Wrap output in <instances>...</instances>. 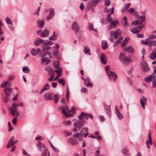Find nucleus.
<instances>
[{
    "label": "nucleus",
    "instance_id": "nucleus-3",
    "mask_svg": "<svg viewBox=\"0 0 156 156\" xmlns=\"http://www.w3.org/2000/svg\"><path fill=\"white\" fill-rule=\"evenodd\" d=\"M119 58L120 60L126 65H128L129 63L131 61V59L125 55L124 54L121 53L119 55Z\"/></svg>",
    "mask_w": 156,
    "mask_h": 156
},
{
    "label": "nucleus",
    "instance_id": "nucleus-2",
    "mask_svg": "<svg viewBox=\"0 0 156 156\" xmlns=\"http://www.w3.org/2000/svg\"><path fill=\"white\" fill-rule=\"evenodd\" d=\"M85 123L84 120H78L76 121L74 124V126L75 128L80 129L81 127H83Z\"/></svg>",
    "mask_w": 156,
    "mask_h": 156
},
{
    "label": "nucleus",
    "instance_id": "nucleus-22",
    "mask_svg": "<svg viewBox=\"0 0 156 156\" xmlns=\"http://www.w3.org/2000/svg\"><path fill=\"white\" fill-rule=\"evenodd\" d=\"M68 142L73 145H76L77 144V141L72 138H69L68 140Z\"/></svg>",
    "mask_w": 156,
    "mask_h": 156
},
{
    "label": "nucleus",
    "instance_id": "nucleus-17",
    "mask_svg": "<svg viewBox=\"0 0 156 156\" xmlns=\"http://www.w3.org/2000/svg\"><path fill=\"white\" fill-rule=\"evenodd\" d=\"M50 87V85L48 83L45 84L44 87L41 89L39 93L41 94L45 91L48 90Z\"/></svg>",
    "mask_w": 156,
    "mask_h": 156
},
{
    "label": "nucleus",
    "instance_id": "nucleus-10",
    "mask_svg": "<svg viewBox=\"0 0 156 156\" xmlns=\"http://www.w3.org/2000/svg\"><path fill=\"white\" fill-rule=\"evenodd\" d=\"M72 28L76 32L79 31L80 29L79 26L76 22L74 21L72 23Z\"/></svg>",
    "mask_w": 156,
    "mask_h": 156
},
{
    "label": "nucleus",
    "instance_id": "nucleus-27",
    "mask_svg": "<svg viewBox=\"0 0 156 156\" xmlns=\"http://www.w3.org/2000/svg\"><path fill=\"white\" fill-rule=\"evenodd\" d=\"M49 35V31L45 29L41 35L42 37H47Z\"/></svg>",
    "mask_w": 156,
    "mask_h": 156
},
{
    "label": "nucleus",
    "instance_id": "nucleus-15",
    "mask_svg": "<svg viewBox=\"0 0 156 156\" xmlns=\"http://www.w3.org/2000/svg\"><path fill=\"white\" fill-rule=\"evenodd\" d=\"M42 43L44 44V41L39 38H37L34 42V45L36 47L39 46L40 44Z\"/></svg>",
    "mask_w": 156,
    "mask_h": 156
},
{
    "label": "nucleus",
    "instance_id": "nucleus-8",
    "mask_svg": "<svg viewBox=\"0 0 156 156\" xmlns=\"http://www.w3.org/2000/svg\"><path fill=\"white\" fill-rule=\"evenodd\" d=\"M144 27V25L142 24L141 26L132 29L131 31L133 34H136L140 32Z\"/></svg>",
    "mask_w": 156,
    "mask_h": 156
},
{
    "label": "nucleus",
    "instance_id": "nucleus-14",
    "mask_svg": "<svg viewBox=\"0 0 156 156\" xmlns=\"http://www.w3.org/2000/svg\"><path fill=\"white\" fill-rule=\"evenodd\" d=\"M88 128L87 127H85L83 129L80 131V135L81 136H82L83 133L84 132V130L85 132H86V133L84 134V137H86L87 136L89 135V133L88 132Z\"/></svg>",
    "mask_w": 156,
    "mask_h": 156
},
{
    "label": "nucleus",
    "instance_id": "nucleus-46",
    "mask_svg": "<svg viewBox=\"0 0 156 156\" xmlns=\"http://www.w3.org/2000/svg\"><path fill=\"white\" fill-rule=\"evenodd\" d=\"M146 41H147V42L146 43H147V45L148 44V46H151V43H152V41H151L150 40V39H148V38H146Z\"/></svg>",
    "mask_w": 156,
    "mask_h": 156
},
{
    "label": "nucleus",
    "instance_id": "nucleus-58",
    "mask_svg": "<svg viewBox=\"0 0 156 156\" xmlns=\"http://www.w3.org/2000/svg\"><path fill=\"white\" fill-rule=\"evenodd\" d=\"M127 43L125 41H123L121 43V46L123 47H125L126 46Z\"/></svg>",
    "mask_w": 156,
    "mask_h": 156
},
{
    "label": "nucleus",
    "instance_id": "nucleus-45",
    "mask_svg": "<svg viewBox=\"0 0 156 156\" xmlns=\"http://www.w3.org/2000/svg\"><path fill=\"white\" fill-rule=\"evenodd\" d=\"M63 123L64 125L69 126L71 125V122L70 121H66L63 122Z\"/></svg>",
    "mask_w": 156,
    "mask_h": 156
},
{
    "label": "nucleus",
    "instance_id": "nucleus-60",
    "mask_svg": "<svg viewBox=\"0 0 156 156\" xmlns=\"http://www.w3.org/2000/svg\"><path fill=\"white\" fill-rule=\"evenodd\" d=\"M44 44H48L49 45H51L52 44V43L51 41H49L48 42H45V41H44Z\"/></svg>",
    "mask_w": 156,
    "mask_h": 156
},
{
    "label": "nucleus",
    "instance_id": "nucleus-21",
    "mask_svg": "<svg viewBox=\"0 0 156 156\" xmlns=\"http://www.w3.org/2000/svg\"><path fill=\"white\" fill-rule=\"evenodd\" d=\"M155 77V76L154 74H153L146 77L144 79V80L147 82H149L151 81L152 78Z\"/></svg>",
    "mask_w": 156,
    "mask_h": 156
},
{
    "label": "nucleus",
    "instance_id": "nucleus-48",
    "mask_svg": "<svg viewBox=\"0 0 156 156\" xmlns=\"http://www.w3.org/2000/svg\"><path fill=\"white\" fill-rule=\"evenodd\" d=\"M85 83L86 84V86L90 87H92L93 85V83L90 82H87V83L86 82H85Z\"/></svg>",
    "mask_w": 156,
    "mask_h": 156
},
{
    "label": "nucleus",
    "instance_id": "nucleus-19",
    "mask_svg": "<svg viewBox=\"0 0 156 156\" xmlns=\"http://www.w3.org/2000/svg\"><path fill=\"white\" fill-rule=\"evenodd\" d=\"M37 23L39 25L38 27L40 28H43L44 27V20H38L37 21Z\"/></svg>",
    "mask_w": 156,
    "mask_h": 156
},
{
    "label": "nucleus",
    "instance_id": "nucleus-26",
    "mask_svg": "<svg viewBox=\"0 0 156 156\" xmlns=\"http://www.w3.org/2000/svg\"><path fill=\"white\" fill-rule=\"evenodd\" d=\"M102 48L104 49H106L108 47V45L107 42L105 41H102Z\"/></svg>",
    "mask_w": 156,
    "mask_h": 156
},
{
    "label": "nucleus",
    "instance_id": "nucleus-33",
    "mask_svg": "<svg viewBox=\"0 0 156 156\" xmlns=\"http://www.w3.org/2000/svg\"><path fill=\"white\" fill-rule=\"evenodd\" d=\"M90 50V49L87 46L84 47V49L83 50V51L85 54H88L89 55H90V53H88Z\"/></svg>",
    "mask_w": 156,
    "mask_h": 156
},
{
    "label": "nucleus",
    "instance_id": "nucleus-29",
    "mask_svg": "<svg viewBox=\"0 0 156 156\" xmlns=\"http://www.w3.org/2000/svg\"><path fill=\"white\" fill-rule=\"evenodd\" d=\"M51 48V47L50 46H47L43 48V49L42 50V53H47V51L49 50Z\"/></svg>",
    "mask_w": 156,
    "mask_h": 156
},
{
    "label": "nucleus",
    "instance_id": "nucleus-57",
    "mask_svg": "<svg viewBox=\"0 0 156 156\" xmlns=\"http://www.w3.org/2000/svg\"><path fill=\"white\" fill-rule=\"evenodd\" d=\"M81 91L84 93H87L88 91L85 88H83L81 89Z\"/></svg>",
    "mask_w": 156,
    "mask_h": 156
},
{
    "label": "nucleus",
    "instance_id": "nucleus-53",
    "mask_svg": "<svg viewBox=\"0 0 156 156\" xmlns=\"http://www.w3.org/2000/svg\"><path fill=\"white\" fill-rule=\"evenodd\" d=\"M8 81H6L2 83L1 86V87H5L7 86Z\"/></svg>",
    "mask_w": 156,
    "mask_h": 156
},
{
    "label": "nucleus",
    "instance_id": "nucleus-38",
    "mask_svg": "<svg viewBox=\"0 0 156 156\" xmlns=\"http://www.w3.org/2000/svg\"><path fill=\"white\" fill-rule=\"evenodd\" d=\"M53 64L54 67L56 69L58 68L59 66V63L57 61H54L53 62Z\"/></svg>",
    "mask_w": 156,
    "mask_h": 156
},
{
    "label": "nucleus",
    "instance_id": "nucleus-30",
    "mask_svg": "<svg viewBox=\"0 0 156 156\" xmlns=\"http://www.w3.org/2000/svg\"><path fill=\"white\" fill-rule=\"evenodd\" d=\"M104 107L106 110L107 112L109 114V115H110L111 113V111L110 106L106 104H105L104 105Z\"/></svg>",
    "mask_w": 156,
    "mask_h": 156
},
{
    "label": "nucleus",
    "instance_id": "nucleus-12",
    "mask_svg": "<svg viewBox=\"0 0 156 156\" xmlns=\"http://www.w3.org/2000/svg\"><path fill=\"white\" fill-rule=\"evenodd\" d=\"M54 9L53 8L49 10V15L47 16V20H49L51 19L54 15Z\"/></svg>",
    "mask_w": 156,
    "mask_h": 156
},
{
    "label": "nucleus",
    "instance_id": "nucleus-47",
    "mask_svg": "<svg viewBox=\"0 0 156 156\" xmlns=\"http://www.w3.org/2000/svg\"><path fill=\"white\" fill-rule=\"evenodd\" d=\"M148 141L149 142V144H150L152 143V140H151V133H150V130L149 131V133L148 134Z\"/></svg>",
    "mask_w": 156,
    "mask_h": 156
},
{
    "label": "nucleus",
    "instance_id": "nucleus-37",
    "mask_svg": "<svg viewBox=\"0 0 156 156\" xmlns=\"http://www.w3.org/2000/svg\"><path fill=\"white\" fill-rule=\"evenodd\" d=\"M145 17L144 16H140L138 20H139L140 22V24H141L143 22H144L145 20Z\"/></svg>",
    "mask_w": 156,
    "mask_h": 156
},
{
    "label": "nucleus",
    "instance_id": "nucleus-31",
    "mask_svg": "<svg viewBox=\"0 0 156 156\" xmlns=\"http://www.w3.org/2000/svg\"><path fill=\"white\" fill-rule=\"evenodd\" d=\"M54 102L55 103H57L59 101L60 97L59 95L57 94H55L54 96Z\"/></svg>",
    "mask_w": 156,
    "mask_h": 156
},
{
    "label": "nucleus",
    "instance_id": "nucleus-50",
    "mask_svg": "<svg viewBox=\"0 0 156 156\" xmlns=\"http://www.w3.org/2000/svg\"><path fill=\"white\" fill-rule=\"evenodd\" d=\"M37 147L39 150H41L42 148L41 142L39 143L37 145Z\"/></svg>",
    "mask_w": 156,
    "mask_h": 156
},
{
    "label": "nucleus",
    "instance_id": "nucleus-55",
    "mask_svg": "<svg viewBox=\"0 0 156 156\" xmlns=\"http://www.w3.org/2000/svg\"><path fill=\"white\" fill-rule=\"evenodd\" d=\"M16 117H15L12 120V123L14 125L16 124Z\"/></svg>",
    "mask_w": 156,
    "mask_h": 156
},
{
    "label": "nucleus",
    "instance_id": "nucleus-63",
    "mask_svg": "<svg viewBox=\"0 0 156 156\" xmlns=\"http://www.w3.org/2000/svg\"><path fill=\"white\" fill-rule=\"evenodd\" d=\"M66 108L67 109L68 112H69V113L70 112H72L74 110L75 107H72L70 110L69 109L67 108Z\"/></svg>",
    "mask_w": 156,
    "mask_h": 156
},
{
    "label": "nucleus",
    "instance_id": "nucleus-59",
    "mask_svg": "<svg viewBox=\"0 0 156 156\" xmlns=\"http://www.w3.org/2000/svg\"><path fill=\"white\" fill-rule=\"evenodd\" d=\"M22 153L23 155H27L28 156H30V155L27 154L26 151L24 149H23L22 150Z\"/></svg>",
    "mask_w": 156,
    "mask_h": 156
},
{
    "label": "nucleus",
    "instance_id": "nucleus-5",
    "mask_svg": "<svg viewBox=\"0 0 156 156\" xmlns=\"http://www.w3.org/2000/svg\"><path fill=\"white\" fill-rule=\"evenodd\" d=\"M141 67L142 70L144 72H147L149 71L150 68L149 66L146 62L144 61L141 63Z\"/></svg>",
    "mask_w": 156,
    "mask_h": 156
},
{
    "label": "nucleus",
    "instance_id": "nucleus-11",
    "mask_svg": "<svg viewBox=\"0 0 156 156\" xmlns=\"http://www.w3.org/2000/svg\"><path fill=\"white\" fill-rule=\"evenodd\" d=\"M123 51L125 52L130 53L131 54H133L135 52L133 48L131 46H128L127 47L124 48Z\"/></svg>",
    "mask_w": 156,
    "mask_h": 156
},
{
    "label": "nucleus",
    "instance_id": "nucleus-54",
    "mask_svg": "<svg viewBox=\"0 0 156 156\" xmlns=\"http://www.w3.org/2000/svg\"><path fill=\"white\" fill-rule=\"evenodd\" d=\"M132 24L134 26L137 25L138 24H140V22L139 20H136L134 22H133Z\"/></svg>",
    "mask_w": 156,
    "mask_h": 156
},
{
    "label": "nucleus",
    "instance_id": "nucleus-32",
    "mask_svg": "<svg viewBox=\"0 0 156 156\" xmlns=\"http://www.w3.org/2000/svg\"><path fill=\"white\" fill-rule=\"evenodd\" d=\"M149 57L151 60L154 59L155 58H156V53L155 52H152L150 54Z\"/></svg>",
    "mask_w": 156,
    "mask_h": 156
},
{
    "label": "nucleus",
    "instance_id": "nucleus-36",
    "mask_svg": "<svg viewBox=\"0 0 156 156\" xmlns=\"http://www.w3.org/2000/svg\"><path fill=\"white\" fill-rule=\"evenodd\" d=\"M23 71L25 73H28L30 72V70L28 67L25 66L23 67Z\"/></svg>",
    "mask_w": 156,
    "mask_h": 156
},
{
    "label": "nucleus",
    "instance_id": "nucleus-52",
    "mask_svg": "<svg viewBox=\"0 0 156 156\" xmlns=\"http://www.w3.org/2000/svg\"><path fill=\"white\" fill-rule=\"evenodd\" d=\"M154 34H156L155 35H150L149 37V38L151 39H153L155 38L156 37V31L154 32Z\"/></svg>",
    "mask_w": 156,
    "mask_h": 156
},
{
    "label": "nucleus",
    "instance_id": "nucleus-1",
    "mask_svg": "<svg viewBox=\"0 0 156 156\" xmlns=\"http://www.w3.org/2000/svg\"><path fill=\"white\" fill-rule=\"evenodd\" d=\"M51 53L50 52H48L47 53H45L41 55L42 57L41 61L45 62L46 64L47 65L49 63L51 60L49 59L51 57Z\"/></svg>",
    "mask_w": 156,
    "mask_h": 156
},
{
    "label": "nucleus",
    "instance_id": "nucleus-34",
    "mask_svg": "<svg viewBox=\"0 0 156 156\" xmlns=\"http://www.w3.org/2000/svg\"><path fill=\"white\" fill-rule=\"evenodd\" d=\"M85 117L87 120L89 118L90 119H92L93 118V116L91 114H87L86 113H85Z\"/></svg>",
    "mask_w": 156,
    "mask_h": 156
},
{
    "label": "nucleus",
    "instance_id": "nucleus-25",
    "mask_svg": "<svg viewBox=\"0 0 156 156\" xmlns=\"http://www.w3.org/2000/svg\"><path fill=\"white\" fill-rule=\"evenodd\" d=\"M44 99L46 100H51L53 99V97L51 95L46 94L44 95Z\"/></svg>",
    "mask_w": 156,
    "mask_h": 156
},
{
    "label": "nucleus",
    "instance_id": "nucleus-44",
    "mask_svg": "<svg viewBox=\"0 0 156 156\" xmlns=\"http://www.w3.org/2000/svg\"><path fill=\"white\" fill-rule=\"evenodd\" d=\"M110 0H105V6H108L110 4Z\"/></svg>",
    "mask_w": 156,
    "mask_h": 156
},
{
    "label": "nucleus",
    "instance_id": "nucleus-23",
    "mask_svg": "<svg viewBox=\"0 0 156 156\" xmlns=\"http://www.w3.org/2000/svg\"><path fill=\"white\" fill-rule=\"evenodd\" d=\"M115 112L119 119L120 120L122 118V116L120 113L117 106H115Z\"/></svg>",
    "mask_w": 156,
    "mask_h": 156
},
{
    "label": "nucleus",
    "instance_id": "nucleus-35",
    "mask_svg": "<svg viewBox=\"0 0 156 156\" xmlns=\"http://www.w3.org/2000/svg\"><path fill=\"white\" fill-rule=\"evenodd\" d=\"M85 113L83 112H82L78 116V118L79 119V120H83L82 119V118L85 117Z\"/></svg>",
    "mask_w": 156,
    "mask_h": 156
},
{
    "label": "nucleus",
    "instance_id": "nucleus-40",
    "mask_svg": "<svg viewBox=\"0 0 156 156\" xmlns=\"http://www.w3.org/2000/svg\"><path fill=\"white\" fill-rule=\"evenodd\" d=\"M38 53V52H37L34 48L32 49L31 51V54L33 56L36 55Z\"/></svg>",
    "mask_w": 156,
    "mask_h": 156
},
{
    "label": "nucleus",
    "instance_id": "nucleus-51",
    "mask_svg": "<svg viewBox=\"0 0 156 156\" xmlns=\"http://www.w3.org/2000/svg\"><path fill=\"white\" fill-rule=\"evenodd\" d=\"M107 19L108 22L109 23L111 21L112 19L111 17V15L110 14H108L107 16Z\"/></svg>",
    "mask_w": 156,
    "mask_h": 156
},
{
    "label": "nucleus",
    "instance_id": "nucleus-20",
    "mask_svg": "<svg viewBox=\"0 0 156 156\" xmlns=\"http://www.w3.org/2000/svg\"><path fill=\"white\" fill-rule=\"evenodd\" d=\"M118 22L117 21H115L114 22L111 21L109 23H110L109 27V29H112L113 27H116L118 24Z\"/></svg>",
    "mask_w": 156,
    "mask_h": 156
},
{
    "label": "nucleus",
    "instance_id": "nucleus-9",
    "mask_svg": "<svg viewBox=\"0 0 156 156\" xmlns=\"http://www.w3.org/2000/svg\"><path fill=\"white\" fill-rule=\"evenodd\" d=\"M100 60L101 63L105 65L107 62V59L106 55L104 53H101L100 56Z\"/></svg>",
    "mask_w": 156,
    "mask_h": 156
},
{
    "label": "nucleus",
    "instance_id": "nucleus-18",
    "mask_svg": "<svg viewBox=\"0 0 156 156\" xmlns=\"http://www.w3.org/2000/svg\"><path fill=\"white\" fill-rule=\"evenodd\" d=\"M62 113L66 117H68L69 116L71 117L72 116V115L70 114L69 112L68 113L67 112V110L63 107L61 108Z\"/></svg>",
    "mask_w": 156,
    "mask_h": 156
},
{
    "label": "nucleus",
    "instance_id": "nucleus-42",
    "mask_svg": "<svg viewBox=\"0 0 156 156\" xmlns=\"http://www.w3.org/2000/svg\"><path fill=\"white\" fill-rule=\"evenodd\" d=\"M105 70L108 74V76H110V75L109 74V73L110 72V67L109 66H107L105 67Z\"/></svg>",
    "mask_w": 156,
    "mask_h": 156
},
{
    "label": "nucleus",
    "instance_id": "nucleus-28",
    "mask_svg": "<svg viewBox=\"0 0 156 156\" xmlns=\"http://www.w3.org/2000/svg\"><path fill=\"white\" fill-rule=\"evenodd\" d=\"M110 75L113 78L114 81H115L117 77V76L116 74L114 72L112 71L110 73Z\"/></svg>",
    "mask_w": 156,
    "mask_h": 156
},
{
    "label": "nucleus",
    "instance_id": "nucleus-43",
    "mask_svg": "<svg viewBox=\"0 0 156 156\" xmlns=\"http://www.w3.org/2000/svg\"><path fill=\"white\" fill-rule=\"evenodd\" d=\"M58 82L60 83H61L62 86H64L65 85V81L63 79H61L58 80Z\"/></svg>",
    "mask_w": 156,
    "mask_h": 156
},
{
    "label": "nucleus",
    "instance_id": "nucleus-16",
    "mask_svg": "<svg viewBox=\"0 0 156 156\" xmlns=\"http://www.w3.org/2000/svg\"><path fill=\"white\" fill-rule=\"evenodd\" d=\"M147 100V99L146 98L143 96L140 99V102L142 108H145V105Z\"/></svg>",
    "mask_w": 156,
    "mask_h": 156
},
{
    "label": "nucleus",
    "instance_id": "nucleus-6",
    "mask_svg": "<svg viewBox=\"0 0 156 156\" xmlns=\"http://www.w3.org/2000/svg\"><path fill=\"white\" fill-rule=\"evenodd\" d=\"M18 105V104H16V103H14L12 105V107L10 108V113L13 116H14L15 115V112L16 111V109Z\"/></svg>",
    "mask_w": 156,
    "mask_h": 156
},
{
    "label": "nucleus",
    "instance_id": "nucleus-56",
    "mask_svg": "<svg viewBox=\"0 0 156 156\" xmlns=\"http://www.w3.org/2000/svg\"><path fill=\"white\" fill-rule=\"evenodd\" d=\"M49 73H52V68L50 67H48L46 68V69Z\"/></svg>",
    "mask_w": 156,
    "mask_h": 156
},
{
    "label": "nucleus",
    "instance_id": "nucleus-64",
    "mask_svg": "<svg viewBox=\"0 0 156 156\" xmlns=\"http://www.w3.org/2000/svg\"><path fill=\"white\" fill-rule=\"evenodd\" d=\"M100 116L101 121L103 122L105 120V119L103 116L100 115Z\"/></svg>",
    "mask_w": 156,
    "mask_h": 156
},
{
    "label": "nucleus",
    "instance_id": "nucleus-39",
    "mask_svg": "<svg viewBox=\"0 0 156 156\" xmlns=\"http://www.w3.org/2000/svg\"><path fill=\"white\" fill-rule=\"evenodd\" d=\"M69 98V90L68 87H67V93L66 95V99L67 101H68Z\"/></svg>",
    "mask_w": 156,
    "mask_h": 156
},
{
    "label": "nucleus",
    "instance_id": "nucleus-4",
    "mask_svg": "<svg viewBox=\"0 0 156 156\" xmlns=\"http://www.w3.org/2000/svg\"><path fill=\"white\" fill-rule=\"evenodd\" d=\"M121 34V31L119 29L115 31H111L110 32L111 36H113L115 39H116Z\"/></svg>",
    "mask_w": 156,
    "mask_h": 156
},
{
    "label": "nucleus",
    "instance_id": "nucleus-7",
    "mask_svg": "<svg viewBox=\"0 0 156 156\" xmlns=\"http://www.w3.org/2000/svg\"><path fill=\"white\" fill-rule=\"evenodd\" d=\"M14 137L13 136H12L11 137L10 139L9 140L8 144L6 145V147L7 148H8L11 146H13L16 143L18 142L17 140H16L13 141V139Z\"/></svg>",
    "mask_w": 156,
    "mask_h": 156
},
{
    "label": "nucleus",
    "instance_id": "nucleus-62",
    "mask_svg": "<svg viewBox=\"0 0 156 156\" xmlns=\"http://www.w3.org/2000/svg\"><path fill=\"white\" fill-rule=\"evenodd\" d=\"M120 43L119 40H117L116 41H115L113 44L114 47H115L117 46L118 44Z\"/></svg>",
    "mask_w": 156,
    "mask_h": 156
},
{
    "label": "nucleus",
    "instance_id": "nucleus-13",
    "mask_svg": "<svg viewBox=\"0 0 156 156\" xmlns=\"http://www.w3.org/2000/svg\"><path fill=\"white\" fill-rule=\"evenodd\" d=\"M4 91L5 92L6 96H8L11 94L12 91V89L11 88L7 87L4 89Z\"/></svg>",
    "mask_w": 156,
    "mask_h": 156
},
{
    "label": "nucleus",
    "instance_id": "nucleus-24",
    "mask_svg": "<svg viewBox=\"0 0 156 156\" xmlns=\"http://www.w3.org/2000/svg\"><path fill=\"white\" fill-rule=\"evenodd\" d=\"M127 22V17L126 16H124L122 20V24L126 26H127L128 25Z\"/></svg>",
    "mask_w": 156,
    "mask_h": 156
},
{
    "label": "nucleus",
    "instance_id": "nucleus-41",
    "mask_svg": "<svg viewBox=\"0 0 156 156\" xmlns=\"http://www.w3.org/2000/svg\"><path fill=\"white\" fill-rule=\"evenodd\" d=\"M43 147L44 148V151L42 154L41 156H48L47 150L45 148L44 146H43Z\"/></svg>",
    "mask_w": 156,
    "mask_h": 156
},
{
    "label": "nucleus",
    "instance_id": "nucleus-61",
    "mask_svg": "<svg viewBox=\"0 0 156 156\" xmlns=\"http://www.w3.org/2000/svg\"><path fill=\"white\" fill-rule=\"evenodd\" d=\"M55 33L54 32L53 35L52 36V37H53L52 38V40H55L57 39V36L55 35Z\"/></svg>",
    "mask_w": 156,
    "mask_h": 156
},
{
    "label": "nucleus",
    "instance_id": "nucleus-49",
    "mask_svg": "<svg viewBox=\"0 0 156 156\" xmlns=\"http://www.w3.org/2000/svg\"><path fill=\"white\" fill-rule=\"evenodd\" d=\"M5 21L7 23L9 24H11L12 22L11 20L8 17H6L5 18Z\"/></svg>",
    "mask_w": 156,
    "mask_h": 156
}]
</instances>
